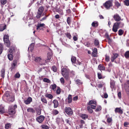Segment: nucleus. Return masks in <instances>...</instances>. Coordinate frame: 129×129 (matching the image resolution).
<instances>
[{
  "mask_svg": "<svg viewBox=\"0 0 129 129\" xmlns=\"http://www.w3.org/2000/svg\"><path fill=\"white\" fill-rule=\"evenodd\" d=\"M124 25V23L122 21L117 22H115L114 24L112 30L114 32H116L119 28H122Z\"/></svg>",
  "mask_w": 129,
  "mask_h": 129,
  "instance_id": "obj_1",
  "label": "nucleus"
},
{
  "mask_svg": "<svg viewBox=\"0 0 129 129\" xmlns=\"http://www.w3.org/2000/svg\"><path fill=\"white\" fill-rule=\"evenodd\" d=\"M5 97L6 100L9 102H13L14 100V94L9 91H7L5 92Z\"/></svg>",
  "mask_w": 129,
  "mask_h": 129,
  "instance_id": "obj_2",
  "label": "nucleus"
},
{
  "mask_svg": "<svg viewBox=\"0 0 129 129\" xmlns=\"http://www.w3.org/2000/svg\"><path fill=\"white\" fill-rule=\"evenodd\" d=\"M69 69L65 68H63L61 70V74L66 79H69Z\"/></svg>",
  "mask_w": 129,
  "mask_h": 129,
  "instance_id": "obj_3",
  "label": "nucleus"
},
{
  "mask_svg": "<svg viewBox=\"0 0 129 129\" xmlns=\"http://www.w3.org/2000/svg\"><path fill=\"white\" fill-rule=\"evenodd\" d=\"M17 108V106L15 104L9 106L8 111V113L10 115H13L15 113V109Z\"/></svg>",
  "mask_w": 129,
  "mask_h": 129,
  "instance_id": "obj_4",
  "label": "nucleus"
},
{
  "mask_svg": "<svg viewBox=\"0 0 129 129\" xmlns=\"http://www.w3.org/2000/svg\"><path fill=\"white\" fill-rule=\"evenodd\" d=\"M35 61L36 62H39L40 64L41 65H44L45 64V63H47L46 60L43 58H41V57H37L35 58Z\"/></svg>",
  "mask_w": 129,
  "mask_h": 129,
  "instance_id": "obj_5",
  "label": "nucleus"
},
{
  "mask_svg": "<svg viewBox=\"0 0 129 129\" xmlns=\"http://www.w3.org/2000/svg\"><path fill=\"white\" fill-rule=\"evenodd\" d=\"M9 36L8 35H5L4 37V41L5 44L8 47H9L10 45V43L9 40Z\"/></svg>",
  "mask_w": 129,
  "mask_h": 129,
  "instance_id": "obj_6",
  "label": "nucleus"
},
{
  "mask_svg": "<svg viewBox=\"0 0 129 129\" xmlns=\"http://www.w3.org/2000/svg\"><path fill=\"white\" fill-rule=\"evenodd\" d=\"M103 5L107 9H109L112 6V1L109 0L106 1L104 4Z\"/></svg>",
  "mask_w": 129,
  "mask_h": 129,
  "instance_id": "obj_7",
  "label": "nucleus"
},
{
  "mask_svg": "<svg viewBox=\"0 0 129 129\" xmlns=\"http://www.w3.org/2000/svg\"><path fill=\"white\" fill-rule=\"evenodd\" d=\"M66 113L69 115H72L73 113V111L72 109L70 107H66L65 108Z\"/></svg>",
  "mask_w": 129,
  "mask_h": 129,
  "instance_id": "obj_8",
  "label": "nucleus"
},
{
  "mask_svg": "<svg viewBox=\"0 0 129 129\" xmlns=\"http://www.w3.org/2000/svg\"><path fill=\"white\" fill-rule=\"evenodd\" d=\"M113 18L114 20L117 22L119 21L120 20H122V19H121V17L117 13L115 14L114 15Z\"/></svg>",
  "mask_w": 129,
  "mask_h": 129,
  "instance_id": "obj_9",
  "label": "nucleus"
},
{
  "mask_svg": "<svg viewBox=\"0 0 129 129\" xmlns=\"http://www.w3.org/2000/svg\"><path fill=\"white\" fill-rule=\"evenodd\" d=\"M45 25L43 23H38L36 26L37 30H40L43 29L44 27H45L44 26Z\"/></svg>",
  "mask_w": 129,
  "mask_h": 129,
  "instance_id": "obj_10",
  "label": "nucleus"
},
{
  "mask_svg": "<svg viewBox=\"0 0 129 129\" xmlns=\"http://www.w3.org/2000/svg\"><path fill=\"white\" fill-rule=\"evenodd\" d=\"M45 118V117L43 115H41L36 118V120L39 123H42Z\"/></svg>",
  "mask_w": 129,
  "mask_h": 129,
  "instance_id": "obj_11",
  "label": "nucleus"
},
{
  "mask_svg": "<svg viewBox=\"0 0 129 129\" xmlns=\"http://www.w3.org/2000/svg\"><path fill=\"white\" fill-rule=\"evenodd\" d=\"M96 104V102L94 100H90L88 104V105L90 106L91 108L93 109H95L96 108V107L94 105H91V104Z\"/></svg>",
  "mask_w": 129,
  "mask_h": 129,
  "instance_id": "obj_12",
  "label": "nucleus"
},
{
  "mask_svg": "<svg viewBox=\"0 0 129 129\" xmlns=\"http://www.w3.org/2000/svg\"><path fill=\"white\" fill-rule=\"evenodd\" d=\"M119 56V54L116 53H113V55L111 58V60L112 62L114 61V60Z\"/></svg>",
  "mask_w": 129,
  "mask_h": 129,
  "instance_id": "obj_13",
  "label": "nucleus"
},
{
  "mask_svg": "<svg viewBox=\"0 0 129 129\" xmlns=\"http://www.w3.org/2000/svg\"><path fill=\"white\" fill-rule=\"evenodd\" d=\"M115 112L116 113H117L120 114H122L123 113V111L121 109V108H116L115 110Z\"/></svg>",
  "mask_w": 129,
  "mask_h": 129,
  "instance_id": "obj_14",
  "label": "nucleus"
},
{
  "mask_svg": "<svg viewBox=\"0 0 129 129\" xmlns=\"http://www.w3.org/2000/svg\"><path fill=\"white\" fill-rule=\"evenodd\" d=\"M32 101V99L30 97H29L27 99L24 100V103L26 105L29 104Z\"/></svg>",
  "mask_w": 129,
  "mask_h": 129,
  "instance_id": "obj_15",
  "label": "nucleus"
},
{
  "mask_svg": "<svg viewBox=\"0 0 129 129\" xmlns=\"http://www.w3.org/2000/svg\"><path fill=\"white\" fill-rule=\"evenodd\" d=\"M97 50L96 48H94L93 50L92 55L94 57H97Z\"/></svg>",
  "mask_w": 129,
  "mask_h": 129,
  "instance_id": "obj_16",
  "label": "nucleus"
},
{
  "mask_svg": "<svg viewBox=\"0 0 129 129\" xmlns=\"http://www.w3.org/2000/svg\"><path fill=\"white\" fill-rule=\"evenodd\" d=\"M47 54L48 56L47 57V59L46 60H46V61H47V62L48 61V60L49 61L51 59L52 55V52H49Z\"/></svg>",
  "mask_w": 129,
  "mask_h": 129,
  "instance_id": "obj_17",
  "label": "nucleus"
},
{
  "mask_svg": "<svg viewBox=\"0 0 129 129\" xmlns=\"http://www.w3.org/2000/svg\"><path fill=\"white\" fill-rule=\"evenodd\" d=\"M17 61L16 60H15L13 61V63L12 64V67H11V70L14 69L15 66H16L17 64Z\"/></svg>",
  "mask_w": 129,
  "mask_h": 129,
  "instance_id": "obj_18",
  "label": "nucleus"
},
{
  "mask_svg": "<svg viewBox=\"0 0 129 129\" xmlns=\"http://www.w3.org/2000/svg\"><path fill=\"white\" fill-rule=\"evenodd\" d=\"M99 25V23L98 21H94L92 22L91 24L92 26L93 27H96L98 26Z\"/></svg>",
  "mask_w": 129,
  "mask_h": 129,
  "instance_id": "obj_19",
  "label": "nucleus"
},
{
  "mask_svg": "<svg viewBox=\"0 0 129 129\" xmlns=\"http://www.w3.org/2000/svg\"><path fill=\"white\" fill-rule=\"evenodd\" d=\"M53 102L54 104V108H57L58 106V103L57 101L56 100H54Z\"/></svg>",
  "mask_w": 129,
  "mask_h": 129,
  "instance_id": "obj_20",
  "label": "nucleus"
},
{
  "mask_svg": "<svg viewBox=\"0 0 129 129\" xmlns=\"http://www.w3.org/2000/svg\"><path fill=\"white\" fill-rule=\"evenodd\" d=\"M5 112L4 107L2 105H0V113L3 114Z\"/></svg>",
  "mask_w": 129,
  "mask_h": 129,
  "instance_id": "obj_21",
  "label": "nucleus"
},
{
  "mask_svg": "<svg viewBox=\"0 0 129 129\" xmlns=\"http://www.w3.org/2000/svg\"><path fill=\"white\" fill-rule=\"evenodd\" d=\"M56 85L55 84H52L51 85L50 88L51 89L55 91L56 90Z\"/></svg>",
  "mask_w": 129,
  "mask_h": 129,
  "instance_id": "obj_22",
  "label": "nucleus"
},
{
  "mask_svg": "<svg viewBox=\"0 0 129 129\" xmlns=\"http://www.w3.org/2000/svg\"><path fill=\"white\" fill-rule=\"evenodd\" d=\"M72 95L70 94L68 95V102L69 104L71 103L72 102Z\"/></svg>",
  "mask_w": 129,
  "mask_h": 129,
  "instance_id": "obj_23",
  "label": "nucleus"
},
{
  "mask_svg": "<svg viewBox=\"0 0 129 129\" xmlns=\"http://www.w3.org/2000/svg\"><path fill=\"white\" fill-rule=\"evenodd\" d=\"M76 57L72 56L71 58V61L73 64L75 63L76 62Z\"/></svg>",
  "mask_w": 129,
  "mask_h": 129,
  "instance_id": "obj_24",
  "label": "nucleus"
},
{
  "mask_svg": "<svg viewBox=\"0 0 129 129\" xmlns=\"http://www.w3.org/2000/svg\"><path fill=\"white\" fill-rule=\"evenodd\" d=\"M110 87L112 89L114 88L115 82L113 81H111L110 82Z\"/></svg>",
  "mask_w": 129,
  "mask_h": 129,
  "instance_id": "obj_25",
  "label": "nucleus"
},
{
  "mask_svg": "<svg viewBox=\"0 0 129 129\" xmlns=\"http://www.w3.org/2000/svg\"><path fill=\"white\" fill-rule=\"evenodd\" d=\"M88 115L85 114H82L81 116L80 117L82 118L84 120H85L88 117Z\"/></svg>",
  "mask_w": 129,
  "mask_h": 129,
  "instance_id": "obj_26",
  "label": "nucleus"
},
{
  "mask_svg": "<svg viewBox=\"0 0 129 129\" xmlns=\"http://www.w3.org/2000/svg\"><path fill=\"white\" fill-rule=\"evenodd\" d=\"M14 51V47H11L9 49L8 52L10 53V54H13V52Z\"/></svg>",
  "mask_w": 129,
  "mask_h": 129,
  "instance_id": "obj_27",
  "label": "nucleus"
},
{
  "mask_svg": "<svg viewBox=\"0 0 129 129\" xmlns=\"http://www.w3.org/2000/svg\"><path fill=\"white\" fill-rule=\"evenodd\" d=\"M45 96L46 98H49L50 99H52L53 98V96L51 94L47 93L45 94Z\"/></svg>",
  "mask_w": 129,
  "mask_h": 129,
  "instance_id": "obj_28",
  "label": "nucleus"
},
{
  "mask_svg": "<svg viewBox=\"0 0 129 129\" xmlns=\"http://www.w3.org/2000/svg\"><path fill=\"white\" fill-rule=\"evenodd\" d=\"M8 57L9 59L10 60H12L13 59V54H9L8 55Z\"/></svg>",
  "mask_w": 129,
  "mask_h": 129,
  "instance_id": "obj_29",
  "label": "nucleus"
},
{
  "mask_svg": "<svg viewBox=\"0 0 129 129\" xmlns=\"http://www.w3.org/2000/svg\"><path fill=\"white\" fill-rule=\"evenodd\" d=\"M44 9L43 7L41 6L39 8L38 12L42 13L43 12Z\"/></svg>",
  "mask_w": 129,
  "mask_h": 129,
  "instance_id": "obj_30",
  "label": "nucleus"
},
{
  "mask_svg": "<svg viewBox=\"0 0 129 129\" xmlns=\"http://www.w3.org/2000/svg\"><path fill=\"white\" fill-rule=\"evenodd\" d=\"M98 68L100 70H105V68L103 66L100 64L98 66Z\"/></svg>",
  "mask_w": 129,
  "mask_h": 129,
  "instance_id": "obj_31",
  "label": "nucleus"
},
{
  "mask_svg": "<svg viewBox=\"0 0 129 129\" xmlns=\"http://www.w3.org/2000/svg\"><path fill=\"white\" fill-rule=\"evenodd\" d=\"M112 119L111 117H108L107 119V122L108 123L112 124Z\"/></svg>",
  "mask_w": 129,
  "mask_h": 129,
  "instance_id": "obj_32",
  "label": "nucleus"
},
{
  "mask_svg": "<svg viewBox=\"0 0 129 129\" xmlns=\"http://www.w3.org/2000/svg\"><path fill=\"white\" fill-rule=\"evenodd\" d=\"M71 17H68L67 19V22L68 24L70 25L71 24Z\"/></svg>",
  "mask_w": 129,
  "mask_h": 129,
  "instance_id": "obj_33",
  "label": "nucleus"
},
{
  "mask_svg": "<svg viewBox=\"0 0 129 129\" xmlns=\"http://www.w3.org/2000/svg\"><path fill=\"white\" fill-rule=\"evenodd\" d=\"M11 125V124L10 123H7L5 125V127L6 129H9L10 128Z\"/></svg>",
  "mask_w": 129,
  "mask_h": 129,
  "instance_id": "obj_34",
  "label": "nucleus"
},
{
  "mask_svg": "<svg viewBox=\"0 0 129 129\" xmlns=\"http://www.w3.org/2000/svg\"><path fill=\"white\" fill-rule=\"evenodd\" d=\"M124 55L126 58H129V51H126L124 53Z\"/></svg>",
  "mask_w": 129,
  "mask_h": 129,
  "instance_id": "obj_35",
  "label": "nucleus"
},
{
  "mask_svg": "<svg viewBox=\"0 0 129 129\" xmlns=\"http://www.w3.org/2000/svg\"><path fill=\"white\" fill-rule=\"evenodd\" d=\"M76 82L77 84L79 85H81L82 84L83 82L80 80L79 79H77L75 81Z\"/></svg>",
  "mask_w": 129,
  "mask_h": 129,
  "instance_id": "obj_36",
  "label": "nucleus"
},
{
  "mask_svg": "<svg viewBox=\"0 0 129 129\" xmlns=\"http://www.w3.org/2000/svg\"><path fill=\"white\" fill-rule=\"evenodd\" d=\"M110 58L109 56L106 54L105 55V60L106 62H108L110 60Z\"/></svg>",
  "mask_w": 129,
  "mask_h": 129,
  "instance_id": "obj_37",
  "label": "nucleus"
},
{
  "mask_svg": "<svg viewBox=\"0 0 129 129\" xmlns=\"http://www.w3.org/2000/svg\"><path fill=\"white\" fill-rule=\"evenodd\" d=\"M65 35L69 39H71V36L70 34L68 32L65 33Z\"/></svg>",
  "mask_w": 129,
  "mask_h": 129,
  "instance_id": "obj_38",
  "label": "nucleus"
},
{
  "mask_svg": "<svg viewBox=\"0 0 129 129\" xmlns=\"http://www.w3.org/2000/svg\"><path fill=\"white\" fill-rule=\"evenodd\" d=\"M124 31L121 29H119L118 32V34L119 36H121L122 35Z\"/></svg>",
  "mask_w": 129,
  "mask_h": 129,
  "instance_id": "obj_39",
  "label": "nucleus"
},
{
  "mask_svg": "<svg viewBox=\"0 0 129 129\" xmlns=\"http://www.w3.org/2000/svg\"><path fill=\"white\" fill-rule=\"evenodd\" d=\"M42 13L38 12L36 16V17L37 18L39 19L41 16Z\"/></svg>",
  "mask_w": 129,
  "mask_h": 129,
  "instance_id": "obj_40",
  "label": "nucleus"
},
{
  "mask_svg": "<svg viewBox=\"0 0 129 129\" xmlns=\"http://www.w3.org/2000/svg\"><path fill=\"white\" fill-rule=\"evenodd\" d=\"M61 121H63V119L62 118H57L56 119V122L58 125L59 124L60 122Z\"/></svg>",
  "mask_w": 129,
  "mask_h": 129,
  "instance_id": "obj_41",
  "label": "nucleus"
},
{
  "mask_svg": "<svg viewBox=\"0 0 129 129\" xmlns=\"http://www.w3.org/2000/svg\"><path fill=\"white\" fill-rule=\"evenodd\" d=\"M94 43L95 46H99V41L97 40H95Z\"/></svg>",
  "mask_w": 129,
  "mask_h": 129,
  "instance_id": "obj_42",
  "label": "nucleus"
},
{
  "mask_svg": "<svg viewBox=\"0 0 129 129\" xmlns=\"http://www.w3.org/2000/svg\"><path fill=\"white\" fill-rule=\"evenodd\" d=\"M91 108V107L90 106H88L87 108V110H88L89 112L91 113H92L93 112V110Z\"/></svg>",
  "mask_w": 129,
  "mask_h": 129,
  "instance_id": "obj_43",
  "label": "nucleus"
},
{
  "mask_svg": "<svg viewBox=\"0 0 129 129\" xmlns=\"http://www.w3.org/2000/svg\"><path fill=\"white\" fill-rule=\"evenodd\" d=\"M124 4L126 6H129V0H125L124 1Z\"/></svg>",
  "mask_w": 129,
  "mask_h": 129,
  "instance_id": "obj_44",
  "label": "nucleus"
},
{
  "mask_svg": "<svg viewBox=\"0 0 129 129\" xmlns=\"http://www.w3.org/2000/svg\"><path fill=\"white\" fill-rule=\"evenodd\" d=\"M43 81L44 82L47 83H49L50 82V81L49 79L46 78L43 79Z\"/></svg>",
  "mask_w": 129,
  "mask_h": 129,
  "instance_id": "obj_45",
  "label": "nucleus"
},
{
  "mask_svg": "<svg viewBox=\"0 0 129 129\" xmlns=\"http://www.w3.org/2000/svg\"><path fill=\"white\" fill-rule=\"evenodd\" d=\"M3 49V47L2 44L0 43V54L2 53Z\"/></svg>",
  "mask_w": 129,
  "mask_h": 129,
  "instance_id": "obj_46",
  "label": "nucleus"
},
{
  "mask_svg": "<svg viewBox=\"0 0 129 129\" xmlns=\"http://www.w3.org/2000/svg\"><path fill=\"white\" fill-rule=\"evenodd\" d=\"M41 127L42 129H49L48 126L46 125H41Z\"/></svg>",
  "mask_w": 129,
  "mask_h": 129,
  "instance_id": "obj_47",
  "label": "nucleus"
},
{
  "mask_svg": "<svg viewBox=\"0 0 129 129\" xmlns=\"http://www.w3.org/2000/svg\"><path fill=\"white\" fill-rule=\"evenodd\" d=\"M20 76V74L18 73H16L14 76V77L15 78H19Z\"/></svg>",
  "mask_w": 129,
  "mask_h": 129,
  "instance_id": "obj_48",
  "label": "nucleus"
},
{
  "mask_svg": "<svg viewBox=\"0 0 129 129\" xmlns=\"http://www.w3.org/2000/svg\"><path fill=\"white\" fill-rule=\"evenodd\" d=\"M52 70L54 72H56L57 70V68L55 66L52 67Z\"/></svg>",
  "mask_w": 129,
  "mask_h": 129,
  "instance_id": "obj_49",
  "label": "nucleus"
},
{
  "mask_svg": "<svg viewBox=\"0 0 129 129\" xmlns=\"http://www.w3.org/2000/svg\"><path fill=\"white\" fill-rule=\"evenodd\" d=\"M28 112H34V110L32 108H29L27 110Z\"/></svg>",
  "mask_w": 129,
  "mask_h": 129,
  "instance_id": "obj_50",
  "label": "nucleus"
},
{
  "mask_svg": "<svg viewBox=\"0 0 129 129\" xmlns=\"http://www.w3.org/2000/svg\"><path fill=\"white\" fill-rule=\"evenodd\" d=\"M34 46V43H32L31 44L30 46V47L28 48V50H29V48H30L31 50L33 49Z\"/></svg>",
  "mask_w": 129,
  "mask_h": 129,
  "instance_id": "obj_51",
  "label": "nucleus"
},
{
  "mask_svg": "<svg viewBox=\"0 0 129 129\" xmlns=\"http://www.w3.org/2000/svg\"><path fill=\"white\" fill-rule=\"evenodd\" d=\"M58 12L61 15H62L63 14V10L61 9H59L58 10Z\"/></svg>",
  "mask_w": 129,
  "mask_h": 129,
  "instance_id": "obj_52",
  "label": "nucleus"
},
{
  "mask_svg": "<svg viewBox=\"0 0 129 129\" xmlns=\"http://www.w3.org/2000/svg\"><path fill=\"white\" fill-rule=\"evenodd\" d=\"M115 3L116 6L117 7H118L120 6V4L117 1L115 2Z\"/></svg>",
  "mask_w": 129,
  "mask_h": 129,
  "instance_id": "obj_53",
  "label": "nucleus"
},
{
  "mask_svg": "<svg viewBox=\"0 0 129 129\" xmlns=\"http://www.w3.org/2000/svg\"><path fill=\"white\" fill-rule=\"evenodd\" d=\"M84 44L86 46L89 47L90 45V43L89 42H87L84 43Z\"/></svg>",
  "mask_w": 129,
  "mask_h": 129,
  "instance_id": "obj_54",
  "label": "nucleus"
},
{
  "mask_svg": "<svg viewBox=\"0 0 129 129\" xmlns=\"http://www.w3.org/2000/svg\"><path fill=\"white\" fill-rule=\"evenodd\" d=\"M98 78L99 79H101L103 78V76L100 73H98Z\"/></svg>",
  "mask_w": 129,
  "mask_h": 129,
  "instance_id": "obj_55",
  "label": "nucleus"
},
{
  "mask_svg": "<svg viewBox=\"0 0 129 129\" xmlns=\"http://www.w3.org/2000/svg\"><path fill=\"white\" fill-rule=\"evenodd\" d=\"M56 93L57 94H60L61 92L60 88L59 87H58V89L56 90Z\"/></svg>",
  "mask_w": 129,
  "mask_h": 129,
  "instance_id": "obj_56",
  "label": "nucleus"
},
{
  "mask_svg": "<svg viewBox=\"0 0 129 129\" xmlns=\"http://www.w3.org/2000/svg\"><path fill=\"white\" fill-rule=\"evenodd\" d=\"M1 4L3 5H5L7 3L6 0H1Z\"/></svg>",
  "mask_w": 129,
  "mask_h": 129,
  "instance_id": "obj_57",
  "label": "nucleus"
},
{
  "mask_svg": "<svg viewBox=\"0 0 129 129\" xmlns=\"http://www.w3.org/2000/svg\"><path fill=\"white\" fill-rule=\"evenodd\" d=\"M41 101L45 103H47V101L46 99L45 98H41Z\"/></svg>",
  "mask_w": 129,
  "mask_h": 129,
  "instance_id": "obj_58",
  "label": "nucleus"
},
{
  "mask_svg": "<svg viewBox=\"0 0 129 129\" xmlns=\"http://www.w3.org/2000/svg\"><path fill=\"white\" fill-rule=\"evenodd\" d=\"M102 108L101 106H99L96 109V111L98 112L100 111L101 109Z\"/></svg>",
  "mask_w": 129,
  "mask_h": 129,
  "instance_id": "obj_59",
  "label": "nucleus"
},
{
  "mask_svg": "<svg viewBox=\"0 0 129 129\" xmlns=\"http://www.w3.org/2000/svg\"><path fill=\"white\" fill-rule=\"evenodd\" d=\"M53 113L54 115H56L58 113V111L56 110H54L53 111Z\"/></svg>",
  "mask_w": 129,
  "mask_h": 129,
  "instance_id": "obj_60",
  "label": "nucleus"
},
{
  "mask_svg": "<svg viewBox=\"0 0 129 129\" xmlns=\"http://www.w3.org/2000/svg\"><path fill=\"white\" fill-rule=\"evenodd\" d=\"M48 16H45V17H44L43 18H42L41 20H40V21H42L45 20L46 18Z\"/></svg>",
  "mask_w": 129,
  "mask_h": 129,
  "instance_id": "obj_61",
  "label": "nucleus"
},
{
  "mask_svg": "<svg viewBox=\"0 0 129 129\" xmlns=\"http://www.w3.org/2000/svg\"><path fill=\"white\" fill-rule=\"evenodd\" d=\"M60 81L61 83L63 84L64 83V80L63 78L62 77L60 79Z\"/></svg>",
  "mask_w": 129,
  "mask_h": 129,
  "instance_id": "obj_62",
  "label": "nucleus"
},
{
  "mask_svg": "<svg viewBox=\"0 0 129 129\" xmlns=\"http://www.w3.org/2000/svg\"><path fill=\"white\" fill-rule=\"evenodd\" d=\"M129 124V123L127 122H125L124 123V126L126 127H127L128 125Z\"/></svg>",
  "mask_w": 129,
  "mask_h": 129,
  "instance_id": "obj_63",
  "label": "nucleus"
},
{
  "mask_svg": "<svg viewBox=\"0 0 129 129\" xmlns=\"http://www.w3.org/2000/svg\"><path fill=\"white\" fill-rule=\"evenodd\" d=\"M78 96H76L73 98V100L74 101H76L78 100Z\"/></svg>",
  "mask_w": 129,
  "mask_h": 129,
  "instance_id": "obj_64",
  "label": "nucleus"
}]
</instances>
